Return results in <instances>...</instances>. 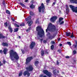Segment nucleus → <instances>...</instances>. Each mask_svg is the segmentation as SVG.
Returning <instances> with one entry per match:
<instances>
[{"label":"nucleus","mask_w":77,"mask_h":77,"mask_svg":"<svg viewBox=\"0 0 77 77\" xmlns=\"http://www.w3.org/2000/svg\"><path fill=\"white\" fill-rule=\"evenodd\" d=\"M9 57L11 60L14 61V60H18L20 57L18 56V54L16 52H14L13 50H11L9 52Z\"/></svg>","instance_id":"1"},{"label":"nucleus","mask_w":77,"mask_h":77,"mask_svg":"<svg viewBox=\"0 0 77 77\" xmlns=\"http://www.w3.org/2000/svg\"><path fill=\"white\" fill-rule=\"evenodd\" d=\"M36 31L37 32V34L40 38H42L44 36V31L42 29V27L40 26H38L36 28Z\"/></svg>","instance_id":"2"},{"label":"nucleus","mask_w":77,"mask_h":77,"mask_svg":"<svg viewBox=\"0 0 77 77\" xmlns=\"http://www.w3.org/2000/svg\"><path fill=\"white\" fill-rule=\"evenodd\" d=\"M48 30H50L51 32L56 31V26L54 25H53L52 23H50L48 25L47 29L46 30V32H48Z\"/></svg>","instance_id":"3"},{"label":"nucleus","mask_w":77,"mask_h":77,"mask_svg":"<svg viewBox=\"0 0 77 77\" xmlns=\"http://www.w3.org/2000/svg\"><path fill=\"white\" fill-rule=\"evenodd\" d=\"M31 18L32 17L30 16L25 18V20L27 21L26 24H28V26H31L33 24V21H32Z\"/></svg>","instance_id":"4"},{"label":"nucleus","mask_w":77,"mask_h":77,"mask_svg":"<svg viewBox=\"0 0 77 77\" xmlns=\"http://www.w3.org/2000/svg\"><path fill=\"white\" fill-rule=\"evenodd\" d=\"M45 6L44 5V4L42 3L41 4V6L38 7V12H39L40 13H41L42 11V13H44L45 12Z\"/></svg>","instance_id":"5"},{"label":"nucleus","mask_w":77,"mask_h":77,"mask_svg":"<svg viewBox=\"0 0 77 77\" xmlns=\"http://www.w3.org/2000/svg\"><path fill=\"white\" fill-rule=\"evenodd\" d=\"M43 72L45 74L47 75L48 77H50L51 76V73L50 72L47 70H43Z\"/></svg>","instance_id":"6"},{"label":"nucleus","mask_w":77,"mask_h":77,"mask_svg":"<svg viewBox=\"0 0 77 77\" xmlns=\"http://www.w3.org/2000/svg\"><path fill=\"white\" fill-rule=\"evenodd\" d=\"M69 6L73 12L77 13V7H74V6L72 5H70Z\"/></svg>","instance_id":"7"},{"label":"nucleus","mask_w":77,"mask_h":77,"mask_svg":"<svg viewBox=\"0 0 77 77\" xmlns=\"http://www.w3.org/2000/svg\"><path fill=\"white\" fill-rule=\"evenodd\" d=\"M32 59H33V57H27L26 59V64H28V63H29Z\"/></svg>","instance_id":"8"},{"label":"nucleus","mask_w":77,"mask_h":77,"mask_svg":"<svg viewBox=\"0 0 77 77\" xmlns=\"http://www.w3.org/2000/svg\"><path fill=\"white\" fill-rule=\"evenodd\" d=\"M45 54H48L49 52H48V50H45L44 51V50H43L41 51V54L42 56H44V55L45 54Z\"/></svg>","instance_id":"9"},{"label":"nucleus","mask_w":77,"mask_h":77,"mask_svg":"<svg viewBox=\"0 0 77 77\" xmlns=\"http://www.w3.org/2000/svg\"><path fill=\"white\" fill-rule=\"evenodd\" d=\"M57 19V16H54L51 18L50 20L51 22L54 23Z\"/></svg>","instance_id":"10"},{"label":"nucleus","mask_w":77,"mask_h":77,"mask_svg":"<svg viewBox=\"0 0 77 77\" xmlns=\"http://www.w3.org/2000/svg\"><path fill=\"white\" fill-rule=\"evenodd\" d=\"M26 69L27 71H28L29 72L30 71H32V70H33V68L32 66H29L28 67H26Z\"/></svg>","instance_id":"11"},{"label":"nucleus","mask_w":77,"mask_h":77,"mask_svg":"<svg viewBox=\"0 0 77 77\" xmlns=\"http://www.w3.org/2000/svg\"><path fill=\"white\" fill-rule=\"evenodd\" d=\"M36 45V43L35 42H32L31 43L29 47L31 49H33L34 48V47Z\"/></svg>","instance_id":"12"},{"label":"nucleus","mask_w":77,"mask_h":77,"mask_svg":"<svg viewBox=\"0 0 77 77\" xmlns=\"http://www.w3.org/2000/svg\"><path fill=\"white\" fill-rule=\"evenodd\" d=\"M2 45L4 47H8V43L7 42H3L2 43Z\"/></svg>","instance_id":"13"},{"label":"nucleus","mask_w":77,"mask_h":77,"mask_svg":"<svg viewBox=\"0 0 77 77\" xmlns=\"http://www.w3.org/2000/svg\"><path fill=\"white\" fill-rule=\"evenodd\" d=\"M55 34L53 35L52 36V35H50L49 36L48 38L50 39L51 40V39H53L55 36H56V35H55Z\"/></svg>","instance_id":"14"},{"label":"nucleus","mask_w":77,"mask_h":77,"mask_svg":"<svg viewBox=\"0 0 77 77\" xmlns=\"http://www.w3.org/2000/svg\"><path fill=\"white\" fill-rule=\"evenodd\" d=\"M8 29H9V32L10 33H12L13 30L12 29V27H11V25H9V27H8Z\"/></svg>","instance_id":"15"},{"label":"nucleus","mask_w":77,"mask_h":77,"mask_svg":"<svg viewBox=\"0 0 77 77\" xmlns=\"http://www.w3.org/2000/svg\"><path fill=\"white\" fill-rule=\"evenodd\" d=\"M38 63H39V61H36L34 62V65L35 66H38Z\"/></svg>","instance_id":"16"},{"label":"nucleus","mask_w":77,"mask_h":77,"mask_svg":"<svg viewBox=\"0 0 77 77\" xmlns=\"http://www.w3.org/2000/svg\"><path fill=\"white\" fill-rule=\"evenodd\" d=\"M8 50L7 49V48H5L4 49L3 51V52H4V54H6V53L8 52Z\"/></svg>","instance_id":"17"},{"label":"nucleus","mask_w":77,"mask_h":77,"mask_svg":"<svg viewBox=\"0 0 77 77\" xmlns=\"http://www.w3.org/2000/svg\"><path fill=\"white\" fill-rule=\"evenodd\" d=\"M66 7L67 8L66 9V14H68V13H69V8H68L67 5H66Z\"/></svg>","instance_id":"18"},{"label":"nucleus","mask_w":77,"mask_h":77,"mask_svg":"<svg viewBox=\"0 0 77 77\" xmlns=\"http://www.w3.org/2000/svg\"><path fill=\"white\" fill-rule=\"evenodd\" d=\"M71 33L69 32H66V35L67 36H70V35H71Z\"/></svg>","instance_id":"19"},{"label":"nucleus","mask_w":77,"mask_h":77,"mask_svg":"<svg viewBox=\"0 0 77 77\" xmlns=\"http://www.w3.org/2000/svg\"><path fill=\"white\" fill-rule=\"evenodd\" d=\"M75 43L76 45H73V46L75 48H77V41L75 42Z\"/></svg>","instance_id":"20"},{"label":"nucleus","mask_w":77,"mask_h":77,"mask_svg":"<svg viewBox=\"0 0 77 77\" xmlns=\"http://www.w3.org/2000/svg\"><path fill=\"white\" fill-rule=\"evenodd\" d=\"M6 36H3V35L0 34V38H5Z\"/></svg>","instance_id":"21"},{"label":"nucleus","mask_w":77,"mask_h":77,"mask_svg":"<svg viewBox=\"0 0 77 77\" xmlns=\"http://www.w3.org/2000/svg\"><path fill=\"white\" fill-rule=\"evenodd\" d=\"M28 72V71H24L23 73V75H24V76L26 75Z\"/></svg>","instance_id":"22"},{"label":"nucleus","mask_w":77,"mask_h":77,"mask_svg":"<svg viewBox=\"0 0 77 77\" xmlns=\"http://www.w3.org/2000/svg\"><path fill=\"white\" fill-rule=\"evenodd\" d=\"M63 20V18L62 17H60L59 19V23H60L62 20Z\"/></svg>","instance_id":"23"},{"label":"nucleus","mask_w":77,"mask_h":77,"mask_svg":"<svg viewBox=\"0 0 77 77\" xmlns=\"http://www.w3.org/2000/svg\"><path fill=\"white\" fill-rule=\"evenodd\" d=\"M30 8L31 9H33V8H35V6L33 4H32L30 6Z\"/></svg>","instance_id":"24"},{"label":"nucleus","mask_w":77,"mask_h":77,"mask_svg":"<svg viewBox=\"0 0 77 77\" xmlns=\"http://www.w3.org/2000/svg\"><path fill=\"white\" fill-rule=\"evenodd\" d=\"M70 2L71 3H75V0H70Z\"/></svg>","instance_id":"25"},{"label":"nucleus","mask_w":77,"mask_h":77,"mask_svg":"<svg viewBox=\"0 0 77 77\" xmlns=\"http://www.w3.org/2000/svg\"><path fill=\"white\" fill-rule=\"evenodd\" d=\"M24 26H25V24L24 22L22 23L21 24H20V27Z\"/></svg>","instance_id":"26"},{"label":"nucleus","mask_w":77,"mask_h":77,"mask_svg":"<svg viewBox=\"0 0 77 77\" xmlns=\"http://www.w3.org/2000/svg\"><path fill=\"white\" fill-rule=\"evenodd\" d=\"M19 5H21V6H22V7H24L25 6V5H24V4H23V3H21V2H20L19 4Z\"/></svg>","instance_id":"27"},{"label":"nucleus","mask_w":77,"mask_h":77,"mask_svg":"<svg viewBox=\"0 0 77 77\" xmlns=\"http://www.w3.org/2000/svg\"><path fill=\"white\" fill-rule=\"evenodd\" d=\"M19 29L18 28H15L14 30V32H17L18 31Z\"/></svg>","instance_id":"28"},{"label":"nucleus","mask_w":77,"mask_h":77,"mask_svg":"<svg viewBox=\"0 0 77 77\" xmlns=\"http://www.w3.org/2000/svg\"><path fill=\"white\" fill-rule=\"evenodd\" d=\"M29 14L30 15H31L32 16H33V15H34V13L32 12V11H30Z\"/></svg>","instance_id":"29"},{"label":"nucleus","mask_w":77,"mask_h":77,"mask_svg":"<svg viewBox=\"0 0 77 77\" xmlns=\"http://www.w3.org/2000/svg\"><path fill=\"white\" fill-rule=\"evenodd\" d=\"M53 72L54 75H57V72H56V70H54Z\"/></svg>","instance_id":"30"},{"label":"nucleus","mask_w":77,"mask_h":77,"mask_svg":"<svg viewBox=\"0 0 77 77\" xmlns=\"http://www.w3.org/2000/svg\"><path fill=\"white\" fill-rule=\"evenodd\" d=\"M31 29V27H29L28 28V29L26 30V32H29V31H30V30Z\"/></svg>","instance_id":"31"},{"label":"nucleus","mask_w":77,"mask_h":77,"mask_svg":"<svg viewBox=\"0 0 77 77\" xmlns=\"http://www.w3.org/2000/svg\"><path fill=\"white\" fill-rule=\"evenodd\" d=\"M22 75H23V72H21L19 74V77H20Z\"/></svg>","instance_id":"32"},{"label":"nucleus","mask_w":77,"mask_h":77,"mask_svg":"<svg viewBox=\"0 0 77 77\" xmlns=\"http://www.w3.org/2000/svg\"><path fill=\"white\" fill-rule=\"evenodd\" d=\"M6 13L8 14H11L10 11L8 10H6Z\"/></svg>","instance_id":"33"},{"label":"nucleus","mask_w":77,"mask_h":77,"mask_svg":"<svg viewBox=\"0 0 77 77\" xmlns=\"http://www.w3.org/2000/svg\"><path fill=\"white\" fill-rule=\"evenodd\" d=\"M14 26H15V27H20V26H19L18 25H17L16 23H15L14 24Z\"/></svg>","instance_id":"34"},{"label":"nucleus","mask_w":77,"mask_h":77,"mask_svg":"<svg viewBox=\"0 0 77 77\" xmlns=\"http://www.w3.org/2000/svg\"><path fill=\"white\" fill-rule=\"evenodd\" d=\"M54 45H52L51 47V50H53V49H54Z\"/></svg>","instance_id":"35"},{"label":"nucleus","mask_w":77,"mask_h":77,"mask_svg":"<svg viewBox=\"0 0 77 77\" xmlns=\"http://www.w3.org/2000/svg\"><path fill=\"white\" fill-rule=\"evenodd\" d=\"M60 25H62V24H64V21H62L61 22H60V23H59Z\"/></svg>","instance_id":"36"},{"label":"nucleus","mask_w":77,"mask_h":77,"mask_svg":"<svg viewBox=\"0 0 77 77\" xmlns=\"http://www.w3.org/2000/svg\"><path fill=\"white\" fill-rule=\"evenodd\" d=\"M5 25V27H8V22H6L4 23Z\"/></svg>","instance_id":"37"},{"label":"nucleus","mask_w":77,"mask_h":77,"mask_svg":"<svg viewBox=\"0 0 77 77\" xmlns=\"http://www.w3.org/2000/svg\"><path fill=\"white\" fill-rule=\"evenodd\" d=\"M54 2H53L52 5V6H53L54 5H56V1H54Z\"/></svg>","instance_id":"38"},{"label":"nucleus","mask_w":77,"mask_h":77,"mask_svg":"<svg viewBox=\"0 0 77 77\" xmlns=\"http://www.w3.org/2000/svg\"><path fill=\"white\" fill-rule=\"evenodd\" d=\"M67 44H68L70 46L71 45V42H67Z\"/></svg>","instance_id":"39"},{"label":"nucleus","mask_w":77,"mask_h":77,"mask_svg":"<svg viewBox=\"0 0 77 77\" xmlns=\"http://www.w3.org/2000/svg\"><path fill=\"white\" fill-rule=\"evenodd\" d=\"M26 75H27L28 77H29V76H30V73H29V72H28L27 73V74Z\"/></svg>","instance_id":"40"},{"label":"nucleus","mask_w":77,"mask_h":77,"mask_svg":"<svg viewBox=\"0 0 77 77\" xmlns=\"http://www.w3.org/2000/svg\"><path fill=\"white\" fill-rule=\"evenodd\" d=\"M27 47H25L24 48V50H25V51H28V50L27 49L26 50V49H27Z\"/></svg>","instance_id":"41"},{"label":"nucleus","mask_w":77,"mask_h":77,"mask_svg":"<svg viewBox=\"0 0 77 77\" xmlns=\"http://www.w3.org/2000/svg\"><path fill=\"white\" fill-rule=\"evenodd\" d=\"M50 1V0H46V2L47 3H49Z\"/></svg>","instance_id":"42"},{"label":"nucleus","mask_w":77,"mask_h":77,"mask_svg":"<svg viewBox=\"0 0 77 77\" xmlns=\"http://www.w3.org/2000/svg\"><path fill=\"white\" fill-rule=\"evenodd\" d=\"M77 53V51L75 50H74L73 51V54H76V53Z\"/></svg>","instance_id":"43"},{"label":"nucleus","mask_w":77,"mask_h":77,"mask_svg":"<svg viewBox=\"0 0 77 77\" xmlns=\"http://www.w3.org/2000/svg\"><path fill=\"white\" fill-rule=\"evenodd\" d=\"M65 57L66 58V59H69V56H66Z\"/></svg>","instance_id":"44"},{"label":"nucleus","mask_w":77,"mask_h":77,"mask_svg":"<svg viewBox=\"0 0 77 77\" xmlns=\"http://www.w3.org/2000/svg\"><path fill=\"white\" fill-rule=\"evenodd\" d=\"M57 51H58V52H59L60 53H61L62 51L60 50H58Z\"/></svg>","instance_id":"45"},{"label":"nucleus","mask_w":77,"mask_h":77,"mask_svg":"<svg viewBox=\"0 0 77 77\" xmlns=\"http://www.w3.org/2000/svg\"><path fill=\"white\" fill-rule=\"evenodd\" d=\"M21 51H22L23 54H24V53H25V52L23 50H21Z\"/></svg>","instance_id":"46"},{"label":"nucleus","mask_w":77,"mask_h":77,"mask_svg":"<svg viewBox=\"0 0 77 77\" xmlns=\"http://www.w3.org/2000/svg\"><path fill=\"white\" fill-rule=\"evenodd\" d=\"M43 43H44V44H46V43H47V41L45 40H44L43 41Z\"/></svg>","instance_id":"47"},{"label":"nucleus","mask_w":77,"mask_h":77,"mask_svg":"<svg viewBox=\"0 0 77 77\" xmlns=\"http://www.w3.org/2000/svg\"><path fill=\"white\" fill-rule=\"evenodd\" d=\"M6 61H5V60H3V64H5V63H6Z\"/></svg>","instance_id":"48"},{"label":"nucleus","mask_w":77,"mask_h":77,"mask_svg":"<svg viewBox=\"0 0 77 77\" xmlns=\"http://www.w3.org/2000/svg\"><path fill=\"white\" fill-rule=\"evenodd\" d=\"M2 65H3V64L2 63V62L0 61V67L1 66H2Z\"/></svg>","instance_id":"49"},{"label":"nucleus","mask_w":77,"mask_h":77,"mask_svg":"<svg viewBox=\"0 0 77 77\" xmlns=\"http://www.w3.org/2000/svg\"><path fill=\"white\" fill-rule=\"evenodd\" d=\"M0 53L2 54V53H3V51L2 50H0Z\"/></svg>","instance_id":"50"},{"label":"nucleus","mask_w":77,"mask_h":77,"mask_svg":"<svg viewBox=\"0 0 77 77\" xmlns=\"http://www.w3.org/2000/svg\"><path fill=\"white\" fill-rule=\"evenodd\" d=\"M74 37V35H71V38H73Z\"/></svg>","instance_id":"51"},{"label":"nucleus","mask_w":77,"mask_h":77,"mask_svg":"<svg viewBox=\"0 0 77 77\" xmlns=\"http://www.w3.org/2000/svg\"><path fill=\"white\" fill-rule=\"evenodd\" d=\"M40 77H44V75L42 74L40 75Z\"/></svg>","instance_id":"52"},{"label":"nucleus","mask_w":77,"mask_h":77,"mask_svg":"<svg viewBox=\"0 0 77 77\" xmlns=\"http://www.w3.org/2000/svg\"><path fill=\"white\" fill-rule=\"evenodd\" d=\"M59 61L58 60L57 61V65H59Z\"/></svg>","instance_id":"53"},{"label":"nucleus","mask_w":77,"mask_h":77,"mask_svg":"<svg viewBox=\"0 0 77 77\" xmlns=\"http://www.w3.org/2000/svg\"><path fill=\"white\" fill-rule=\"evenodd\" d=\"M51 43H52L53 44H55V42H54V41H52L51 42Z\"/></svg>","instance_id":"54"},{"label":"nucleus","mask_w":77,"mask_h":77,"mask_svg":"<svg viewBox=\"0 0 77 77\" xmlns=\"http://www.w3.org/2000/svg\"><path fill=\"white\" fill-rule=\"evenodd\" d=\"M13 21H15V19H14L13 18H12L11 19Z\"/></svg>","instance_id":"55"},{"label":"nucleus","mask_w":77,"mask_h":77,"mask_svg":"<svg viewBox=\"0 0 77 77\" xmlns=\"http://www.w3.org/2000/svg\"><path fill=\"white\" fill-rule=\"evenodd\" d=\"M2 4H3V5H5V1H3V2H2Z\"/></svg>","instance_id":"56"},{"label":"nucleus","mask_w":77,"mask_h":77,"mask_svg":"<svg viewBox=\"0 0 77 77\" xmlns=\"http://www.w3.org/2000/svg\"><path fill=\"white\" fill-rule=\"evenodd\" d=\"M28 1H29V0H25V2L27 3V2H28Z\"/></svg>","instance_id":"57"},{"label":"nucleus","mask_w":77,"mask_h":77,"mask_svg":"<svg viewBox=\"0 0 77 77\" xmlns=\"http://www.w3.org/2000/svg\"><path fill=\"white\" fill-rule=\"evenodd\" d=\"M73 62L74 63H76V60H73Z\"/></svg>","instance_id":"58"},{"label":"nucleus","mask_w":77,"mask_h":77,"mask_svg":"<svg viewBox=\"0 0 77 77\" xmlns=\"http://www.w3.org/2000/svg\"><path fill=\"white\" fill-rule=\"evenodd\" d=\"M75 4H77V0H75Z\"/></svg>","instance_id":"59"},{"label":"nucleus","mask_w":77,"mask_h":77,"mask_svg":"<svg viewBox=\"0 0 77 77\" xmlns=\"http://www.w3.org/2000/svg\"><path fill=\"white\" fill-rule=\"evenodd\" d=\"M60 47H61V46H62V44H60Z\"/></svg>","instance_id":"60"},{"label":"nucleus","mask_w":77,"mask_h":77,"mask_svg":"<svg viewBox=\"0 0 77 77\" xmlns=\"http://www.w3.org/2000/svg\"><path fill=\"white\" fill-rule=\"evenodd\" d=\"M57 73H59V70H57Z\"/></svg>","instance_id":"61"},{"label":"nucleus","mask_w":77,"mask_h":77,"mask_svg":"<svg viewBox=\"0 0 77 77\" xmlns=\"http://www.w3.org/2000/svg\"><path fill=\"white\" fill-rule=\"evenodd\" d=\"M18 38H19V39H20V38H21V37L20 36H18Z\"/></svg>","instance_id":"62"},{"label":"nucleus","mask_w":77,"mask_h":77,"mask_svg":"<svg viewBox=\"0 0 77 77\" xmlns=\"http://www.w3.org/2000/svg\"><path fill=\"white\" fill-rule=\"evenodd\" d=\"M40 41H43V39H40Z\"/></svg>","instance_id":"63"},{"label":"nucleus","mask_w":77,"mask_h":77,"mask_svg":"<svg viewBox=\"0 0 77 77\" xmlns=\"http://www.w3.org/2000/svg\"><path fill=\"white\" fill-rule=\"evenodd\" d=\"M44 77H47V76H46V75H45L44 76Z\"/></svg>","instance_id":"64"}]
</instances>
